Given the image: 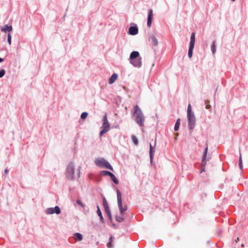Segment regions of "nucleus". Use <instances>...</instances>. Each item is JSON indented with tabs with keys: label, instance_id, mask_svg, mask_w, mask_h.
I'll list each match as a JSON object with an SVG mask.
<instances>
[{
	"label": "nucleus",
	"instance_id": "22",
	"mask_svg": "<svg viewBox=\"0 0 248 248\" xmlns=\"http://www.w3.org/2000/svg\"><path fill=\"white\" fill-rule=\"evenodd\" d=\"M97 214L98 215V216L100 217L101 221L103 222L104 219H103V216L102 215L101 212L99 209V206L97 205Z\"/></svg>",
	"mask_w": 248,
	"mask_h": 248
},
{
	"label": "nucleus",
	"instance_id": "35",
	"mask_svg": "<svg viewBox=\"0 0 248 248\" xmlns=\"http://www.w3.org/2000/svg\"><path fill=\"white\" fill-rule=\"evenodd\" d=\"M3 61V59L2 58H0V62H2Z\"/></svg>",
	"mask_w": 248,
	"mask_h": 248
},
{
	"label": "nucleus",
	"instance_id": "9",
	"mask_svg": "<svg viewBox=\"0 0 248 248\" xmlns=\"http://www.w3.org/2000/svg\"><path fill=\"white\" fill-rule=\"evenodd\" d=\"M103 206L104 207V208H105L106 213L107 214L108 216L110 218H111V212L109 209V208L108 205V202H107V200L105 197L103 198Z\"/></svg>",
	"mask_w": 248,
	"mask_h": 248
},
{
	"label": "nucleus",
	"instance_id": "12",
	"mask_svg": "<svg viewBox=\"0 0 248 248\" xmlns=\"http://www.w3.org/2000/svg\"><path fill=\"white\" fill-rule=\"evenodd\" d=\"M12 30L13 27L11 25H5L0 28L1 31L3 32H8V33H10Z\"/></svg>",
	"mask_w": 248,
	"mask_h": 248
},
{
	"label": "nucleus",
	"instance_id": "28",
	"mask_svg": "<svg viewBox=\"0 0 248 248\" xmlns=\"http://www.w3.org/2000/svg\"><path fill=\"white\" fill-rule=\"evenodd\" d=\"M111 178L112 179V181L115 184H118L119 183V181L115 177V176L113 174L112 176H111Z\"/></svg>",
	"mask_w": 248,
	"mask_h": 248
},
{
	"label": "nucleus",
	"instance_id": "17",
	"mask_svg": "<svg viewBox=\"0 0 248 248\" xmlns=\"http://www.w3.org/2000/svg\"><path fill=\"white\" fill-rule=\"evenodd\" d=\"M74 238L76 241H80L83 239L82 235L78 232L74 234Z\"/></svg>",
	"mask_w": 248,
	"mask_h": 248
},
{
	"label": "nucleus",
	"instance_id": "27",
	"mask_svg": "<svg viewBox=\"0 0 248 248\" xmlns=\"http://www.w3.org/2000/svg\"><path fill=\"white\" fill-rule=\"evenodd\" d=\"M132 141L133 142V143L135 144V145H138V140L137 139V138H136V137L135 136H132Z\"/></svg>",
	"mask_w": 248,
	"mask_h": 248
},
{
	"label": "nucleus",
	"instance_id": "8",
	"mask_svg": "<svg viewBox=\"0 0 248 248\" xmlns=\"http://www.w3.org/2000/svg\"><path fill=\"white\" fill-rule=\"evenodd\" d=\"M45 213L47 215H52L56 214L59 215L61 213L60 208L58 206H56L55 207L47 208L45 210Z\"/></svg>",
	"mask_w": 248,
	"mask_h": 248
},
{
	"label": "nucleus",
	"instance_id": "3",
	"mask_svg": "<svg viewBox=\"0 0 248 248\" xmlns=\"http://www.w3.org/2000/svg\"><path fill=\"white\" fill-rule=\"evenodd\" d=\"M75 166L73 162H70L67 166L65 176L67 179L73 181L75 177Z\"/></svg>",
	"mask_w": 248,
	"mask_h": 248
},
{
	"label": "nucleus",
	"instance_id": "1",
	"mask_svg": "<svg viewBox=\"0 0 248 248\" xmlns=\"http://www.w3.org/2000/svg\"><path fill=\"white\" fill-rule=\"evenodd\" d=\"M133 116L136 123L140 126L143 127L145 117L139 106L136 105L133 108Z\"/></svg>",
	"mask_w": 248,
	"mask_h": 248
},
{
	"label": "nucleus",
	"instance_id": "7",
	"mask_svg": "<svg viewBox=\"0 0 248 248\" xmlns=\"http://www.w3.org/2000/svg\"><path fill=\"white\" fill-rule=\"evenodd\" d=\"M187 118L189 128L191 130H192L196 124V118L194 113L187 114Z\"/></svg>",
	"mask_w": 248,
	"mask_h": 248
},
{
	"label": "nucleus",
	"instance_id": "10",
	"mask_svg": "<svg viewBox=\"0 0 248 248\" xmlns=\"http://www.w3.org/2000/svg\"><path fill=\"white\" fill-rule=\"evenodd\" d=\"M138 28L137 26H131L129 28L128 34L131 35H135L138 33Z\"/></svg>",
	"mask_w": 248,
	"mask_h": 248
},
{
	"label": "nucleus",
	"instance_id": "30",
	"mask_svg": "<svg viewBox=\"0 0 248 248\" xmlns=\"http://www.w3.org/2000/svg\"><path fill=\"white\" fill-rule=\"evenodd\" d=\"M88 116V113L86 112H83L81 114V118L82 119H85Z\"/></svg>",
	"mask_w": 248,
	"mask_h": 248
},
{
	"label": "nucleus",
	"instance_id": "29",
	"mask_svg": "<svg viewBox=\"0 0 248 248\" xmlns=\"http://www.w3.org/2000/svg\"><path fill=\"white\" fill-rule=\"evenodd\" d=\"M11 38L12 36L11 33H8L7 36V41L9 45H11Z\"/></svg>",
	"mask_w": 248,
	"mask_h": 248
},
{
	"label": "nucleus",
	"instance_id": "6",
	"mask_svg": "<svg viewBox=\"0 0 248 248\" xmlns=\"http://www.w3.org/2000/svg\"><path fill=\"white\" fill-rule=\"evenodd\" d=\"M116 192H117V198L118 206L121 214L122 215H123L124 212L127 210V207L126 205H125L124 207H123L122 200V193L118 189H117Z\"/></svg>",
	"mask_w": 248,
	"mask_h": 248
},
{
	"label": "nucleus",
	"instance_id": "4",
	"mask_svg": "<svg viewBox=\"0 0 248 248\" xmlns=\"http://www.w3.org/2000/svg\"><path fill=\"white\" fill-rule=\"evenodd\" d=\"M95 164L100 168H106L112 170L113 168L105 158H96L94 159Z\"/></svg>",
	"mask_w": 248,
	"mask_h": 248
},
{
	"label": "nucleus",
	"instance_id": "15",
	"mask_svg": "<svg viewBox=\"0 0 248 248\" xmlns=\"http://www.w3.org/2000/svg\"><path fill=\"white\" fill-rule=\"evenodd\" d=\"M118 76L116 73H113L108 79V83L109 84H113L118 78Z\"/></svg>",
	"mask_w": 248,
	"mask_h": 248
},
{
	"label": "nucleus",
	"instance_id": "13",
	"mask_svg": "<svg viewBox=\"0 0 248 248\" xmlns=\"http://www.w3.org/2000/svg\"><path fill=\"white\" fill-rule=\"evenodd\" d=\"M208 152V147H206L204 150V154L203 155L202 165V167H204L206 165L207 160L208 159H206L207 154Z\"/></svg>",
	"mask_w": 248,
	"mask_h": 248
},
{
	"label": "nucleus",
	"instance_id": "25",
	"mask_svg": "<svg viewBox=\"0 0 248 248\" xmlns=\"http://www.w3.org/2000/svg\"><path fill=\"white\" fill-rule=\"evenodd\" d=\"M194 113L192 111L191 106L190 104H189L187 107V114H193Z\"/></svg>",
	"mask_w": 248,
	"mask_h": 248
},
{
	"label": "nucleus",
	"instance_id": "36",
	"mask_svg": "<svg viewBox=\"0 0 248 248\" xmlns=\"http://www.w3.org/2000/svg\"><path fill=\"white\" fill-rule=\"evenodd\" d=\"M204 170H204V168H203V169L201 171V172H202V171H204Z\"/></svg>",
	"mask_w": 248,
	"mask_h": 248
},
{
	"label": "nucleus",
	"instance_id": "18",
	"mask_svg": "<svg viewBox=\"0 0 248 248\" xmlns=\"http://www.w3.org/2000/svg\"><path fill=\"white\" fill-rule=\"evenodd\" d=\"M195 33H192L190 37V41L189 43V46H193L195 45Z\"/></svg>",
	"mask_w": 248,
	"mask_h": 248
},
{
	"label": "nucleus",
	"instance_id": "32",
	"mask_svg": "<svg viewBox=\"0 0 248 248\" xmlns=\"http://www.w3.org/2000/svg\"><path fill=\"white\" fill-rule=\"evenodd\" d=\"M5 71L4 69L0 70V78L3 77L5 75Z\"/></svg>",
	"mask_w": 248,
	"mask_h": 248
},
{
	"label": "nucleus",
	"instance_id": "2",
	"mask_svg": "<svg viewBox=\"0 0 248 248\" xmlns=\"http://www.w3.org/2000/svg\"><path fill=\"white\" fill-rule=\"evenodd\" d=\"M130 63L135 67L140 68L142 66V58L137 51L132 52L129 56Z\"/></svg>",
	"mask_w": 248,
	"mask_h": 248
},
{
	"label": "nucleus",
	"instance_id": "33",
	"mask_svg": "<svg viewBox=\"0 0 248 248\" xmlns=\"http://www.w3.org/2000/svg\"><path fill=\"white\" fill-rule=\"evenodd\" d=\"M77 204H78L79 205L81 206L83 208H84L85 207V205L84 204H83L82 203V202L80 201V200H77Z\"/></svg>",
	"mask_w": 248,
	"mask_h": 248
},
{
	"label": "nucleus",
	"instance_id": "11",
	"mask_svg": "<svg viewBox=\"0 0 248 248\" xmlns=\"http://www.w3.org/2000/svg\"><path fill=\"white\" fill-rule=\"evenodd\" d=\"M153 18V12L152 9H150L149 11V13H148V19H147V26L149 27H150L151 26Z\"/></svg>",
	"mask_w": 248,
	"mask_h": 248
},
{
	"label": "nucleus",
	"instance_id": "37",
	"mask_svg": "<svg viewBox=\"0 0 248 248\" xmlns=\"http://www.w3.org/2000/svg\"><path fill=\"white\" fill-rule=\"evenodd\" d=\"M78 176H79V171L78 172Z\"/></svg>",
	"mask_w": 248,
	"mask_h": 248
},
{
	"label": "nucleus",
	"instance_id": "21",
	"mask_svg": "<svg viewBox=\"0 0 248 248\" xmlns=\"http://www.w3.org/2000/svg\"><path fill=\"white\" fill-rule=\"evenodd\" d=\"M180 125V119H178L176 121V122L175 123V126L174 127V129L175 131H176L179 130Z\"/></svg>",
	"mask_w": 248,
	"mask_h": 248
},
{
	"label": "nucleus",
	"instance_id": "20",
	"mask_svg": "<svg viewBox=\"0 0 248 248\" xmlns=\"http://www.w3.org/2000/svg\"><path fill=\"white\" fill-rule=\"evenodd\" d=\"M194 48V46H189L188 52V56L189 58H191L192 56L193 50Z\"/></svg>",
	"mask_w": 248,
	"mask_h": 248
},
{
	"label": "nucleus",
	"instance_id": "14",
	"mask_svg": "<svg viewBox=\"0 0 248 248\" xmlns=\"http://www.w3.org/2000/svg\"><path fill=\"white\" fill-rule=\"evenodd\" d=\"M149 41H151L152 43L155 46L158 45V40L155 34H152L149 37Z\"/></svg>",
	"mask_w": 248,
	"mask_h": 248
},
{
	"label": "nucleus",
	"instance_id": "31",
	"mask_svg": "<svg viewBox=\"0 0 248 248\" xmlns=\"http://www.w3.org/2000/svg\"><path fill=\"white\" fill-rule=\"evenodd\" d=\"M116 220L119 222H121L124 220V218H123L121 217L116 216Z\"/></svg>",
	"mask_w": 248,
	"mask_h": 248
},
{
	"label": "nucleus",
	"instance_id": "19",
	"mask_svg": "<svg viewBox=\"0 0 248 248\" xmlns=\"http://www.w3.org/2000/svg\"><path fill=\"white\" fill-rule=\"evenodd\" d=\"M100 175H102V176H106V175H108L110 177L111 176H112V175L113 174L112 173H111V172L110 171H107V170H102L101 171H100Z\"/></svg>",
	"mask_w": 248,
	"mask_h": 248
},
{
	"label": "nucleus",
	"instance_id": "38",
	"mask_svg": "<svg viewBox=\"0 0 248 248\" xmlns=\"http://www.w3.org/2000/svg\"><path fill=\"white\" fill-rule=\"evenodd\" d=\"M232 1H235V0H232Z\"/></svg>",
	"mask_w": 248,
	"mask_h": 248
},
{
	"label": "nucleus",
	"instance_id": "16",
	"mask_svg": "<svg viewBox=\"0 0 248 248\" xmlns=\"http://www.w3.org/2000/svg\"><path fill=\"white\" fill-rule=\"evenodd\" d=\"M155 152V149L152 146L151 143H150V151H149V154H150V159L151 163H152L153 160V157H154V153Z\"/></svg>",
	"mask_w": 248,
	"mask_h": 248
},
{
	"label": "nucleus",
	"instance_id": "5",
	"mask_svg": "<svg viewBox=\"0 0 248 248\" xmlns=\"http://www.w3.org/2000/svg\"><path fill=\"white\" fill-rule=\"evenodd\" d=\"M102 130L100 132V136H103L105 133L108 132L110 129V124L108 120L107 116L105 114L102 118Z\"/></svg>",
	"mask_w": 248,
	"mask_h": 248
},
{
	"label": "nucleus",
	"instance_id": "24",
	"mask_svg": "<svg viewBox=\"0 0 248 248\" xmlns=\"http://www.w3.org/2000/svg\"><path fill=\"white\" fill-rule=\"evenodd\" d=\"M113 241V237L111 236L109 239V242L107 243V247L108 248H112L113 247L112 242Z\"/></svg>",
	"mask_w": 248,
	"mask_h": 248
},
{
	"label": "nucleus",
	"instance_id": "26",
	"mask_svg": "<svg viewBox=\"0 0 248 248\" xmlns=\"http://www.w3.org/2000/svg\"><path fill=\"white\" fill-rule=\"evenodd\" d=\"M239 166L241 169H242V155L240 153L239 159Z\"/></svg>",
	"mask_w": 248,
	"mask_h": 248
},
{
	"label": "nucleus",
	"instance_id": "34",
	"mask_svg": "<svg viewBox=\"0 0 248 248\" xmlns=\"http://www.w3.org/2000/svg\"><path fill=\"white\" fill-rule=\"evenodd\" d=\"M8 172V170L7 169H5L4 170V173H7Z\"/></svg>",
	"mask_w": 248,
	"mask_h": 248
},
{
	"label": "nucleus",
	"instance_id": "23",
	"mask_svg": "<svg viewBox=\"0 0 248 248\" xmlns=\"http://www.w3.org/2000/svg\"><path fill=\"white\" fill-rule=\"evenodd\" d=\"M211 48L212 53L214 54L216 52V46L215 41L213 42L211 46Z\"/></svg>",
	"mask_w": 248,
	"mask_h": 248
}]
</instances>
